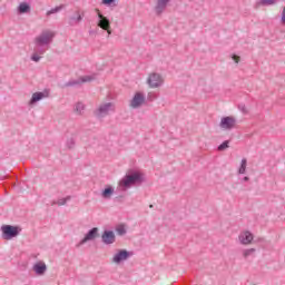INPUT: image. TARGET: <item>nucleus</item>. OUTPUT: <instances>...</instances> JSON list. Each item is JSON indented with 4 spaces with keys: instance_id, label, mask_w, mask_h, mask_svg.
<instances>
[{
    "instance_id": "f257e3e1",
    "label": "nucleus",
    "mask_w": 285,
    "mask_h": 285,
    "mask_svg": "<svg viewBox=\"0 0 285 285\" xmlns=\"http://www.w3.org/2000/svg\"><path fill=\"white\" fill-rule=\"evenodd\" d=\"M144 174L135 169H129L127 174L119 180L118 186L121 190H128L132 186H139L144 184Z\"/></svg>"
},
{
    "instance_id": "f03ea898",
    "label": "nucleus",
    "mask_w": 285,
    "mask_h": 285,
    "mask_svg": "<svg viewBox=\"0 0 285 285\" xmlns=\"http://www.w3.org/2000/svg\"><path fill=\"white\" fill-rule=\"evenodd\" d=\"M1 237L2 239H6L7 242H10V239H14V237H19L21 234V227L13 226V225H2L1 228Z\"/></svg>"
},
{
    "instance_id": "7ed1b4c3",
    "label": "nucleus",
    "mask_w": 285,
    "mask_h": 285,
    "mask_svg": "<svg viewBox=\"0 0 285 285\" xmlns=\"http://www.w3.org/2000/svg\"><path fill=\"white\" fill-rule=\"evenodd\" d=\"M52 39H55V32L50 30L42 31L41 35L36 37L35 45L38 48H41V46H48L52 43Z\"/></svg>"
},
{
    "instance_id": "20e7f679",
    "label": "nucleus",
    "mask_w": 285,
    "mask_h": 285,
    "mask_svg": "<svg viewBox=\"0 0 285 285\" xmlns=\"http://www.w3.org/2000/svg\"><path fill=\"white\" fill-rule=\"evenodd\" d=\"M219 128L222 130H233V128H237V118L233 116H225L220 119Z\"/></svg>"
},
{
    "instance_id": "39448f33",
    "label": "nucleus",
    "mask_w": 285,
    "mask_h": 285,
    "mask_svg": "<svg viewBox=\"0 0 285 285\" xmlns=\"http://www.w3.org/2000/svg\"><path fill=\"white\" fill-rule=\"evenodd\" d=\"M147 83L149 88H159L164 85V78L161 77V75L154 72L149 75Z\"/></svg>"
},
{
    "instance_id": "423d86ee",
    "label": "nucleus",
    "mask_w": 285,
    "mask_h": 285,
    "mask_svg": "<svg viewBox=\"0 0 285 285\" xmlns=\"http://www.w3.org/2000/svg\"><path fill=\"white\" fill-rule=\"evenodd\" d=\"M97 237H99V228L92 227L80 240V244L77 245V248H79V246H83V244H87V242H92L94 239H97Z\"/></svg>"
},
{
    "instance_id": "0eeeda50",
    "label": "nucleus",
    "mask_w": 285,
    "mask_h": 285,
    "mask_svg": "<svg viewBox=\"0 0 285 285\" xmlns=\"http://www.w3.org/2000/svg\"><path fill=\"white\" fill-rule=\"evenodd\" d=\"M95 10H96L97 17H98V22H97L98 28H100L101 30H109L110 19H108V17L104 16V13H101V11L99 9H95Z\"/></svg>"
},
{
    "instance_id": "6e6552de",
    "label": "nucleus",
    "mask_w": 285,
    "mask_h": 285,
    "mask_svg": "<svg viewBox=\"0 0 285 285\" xmlns=\"http://www.w3.org/2000/svg\"><path fill=\"white\" fill-rule=\"evenodd\" d=\"M101 242L106 246L115 244V242H117V236H115V232L108 229L104 230L101 235Z\"/></svg>"
},
{
    "instance_id": "1a4fd4ad",
    "label": "nucleus",
    "mask_w": 285,
    "mask_h": 285,
    "mask_svg": "<svg viewBox=\"0 0 285 285\" xmlns=\"http://www.w3.org/2000/svg\"><path fill=\"white\" fill-rule=\"evenodd\" d=\"M47 97H50V90L45 89L43 91H37L32 94L29 105L35 106V104H37L38 101H41V99H47Z\"/></svg>"
},
{
    "instance_id": "9d476101",
    "label": "nucleus",
    "mask_w": 285,
    "mask_h": 285,
    "mask_svg": "<svg viewBox=\"0 0 285 285\" xmlns=\"http://www.w3.org/2000/svg\"><path fill=\"white\" fill-rule=\"evenodd\" d=\"M88 81H92V77L90 76H85L81 77L77 80H69L68 82H66L62 88H75L77 86H81V83H87Z\"/></svg>"
},
{
    "instance_id": "9b49d317",
    "label": "nucleus",
    "mask_w": 285,
    "mask_h": 285,
    "mask_svg": "<svg viewBox=\"0 0 285 285\" xmlns=\"http://www.w3.org/2000/svg\"><path fill=\"white\" fill-rule=\"evenodd\" d=\"M132 255V252H128L127 249H120L116 255H114L112 262L114 264H121V262H126L128 257Z\"/></svg>"
},
{
    "instance_id": "f8f14e48",
    "label": "nucleus",
    "mask_w": 285,
    "mask_h": 285,
    "mask_svg": "<svg viewBox=\"0 0 285 285\" xmlns=\"http://www.w3.org/2000/svg\"><path fill=\"white\" fill-rule=\"evenodd\" d=\"M144 104H146V96H144L141 92H136L130 101V107L139 108L140 106H144Z\"/></svg>"
},
{
    "instance_id": "ddd939ff",
    "label": "nucleus",
    "mask_w": 285,
    "mask_h": 285,
    "mask_svg": "<svg viewBox=\"0 0 285 285\" xmlns=\"http://www.w3.org/2000/svg\"><path fill=\"white\" fill-rule=\"evenodd\" d=\"M85 17H86V11H80V10L75 11V14L69 17V26H77V23H81Z\"/></svg>"
},
{
    "instance_id": "4468645a",
    "label": "nucleus",
    "mask_w": 285,
    "mask_h": 285,
    "mask_svg": "<svg viewBox=\"0 0 285 285\" xmlns=\"http://www.w3.org/2000/svg\"><path fill=\"white\" fill-rule=\"evenodd\" d=\"M168 3H170V0H157L155 6V12L158 17H160V14H164V12H166V9L168 8Z\"/></svg>"
},
{
    "instance_id": "2eb2a0df",
    "label": "nucleus",
    "mask_w": 285,
    "mask_h": 285,
    "mask_svg": "<svg viewBox=\"0 0 285 285\" xmlns=\"http://www.w3.org/2000/svg\"><path fill=\"white\" fill-rule=\"evenodd\" d=\"M238 239L240 244H243L244 246H248V244H253L254 236L253 233L246 230L239 234Z\"/></svg>"
},
{
    "instance_id": "dca6fc26",
    "label": "nucleus",
    "mask_w": 285,
    "mask_h": 285,
    "mask_svg": "<svg viewBox=\"0 0 285 285\" xmlns=\"http://www.w3.org/2000/svg\"><path fill=\"white\" fill-rule=\"evenodd\" d=\"M33 271L36 275H46V271H48V266H46V263L39 262L33 265Z\"/></svg>"
},
{
    "instance_id": "f3484780",
    "label": "nucleus",
    "mask_w": 285,
    "mask_h": 285,
    "mask_svg": "<svg viewBox=\"0 0 285 285\" xmlns=\"http://www.w3.org/2000/svg\"><path fill=\"white\" fill-rule=\"evenodd\" d=\"M115 195V188L110 185L106 186L101 191L102 199H110Z\"/></svg>"
},
{
    "instance_id": "a211bd4d",
    "label": "nucleus",
    "mask_w": 285,
    "mask_h": 285,
    "mask_svg": "<svg viewBox=\"0 0 285 285\" xmlns=\"http://www.w3.org/2000/svg\"><path fill=\"white\" fill-rule=\"evenodd\" d=\"M112 106V102H106L104 105H101L99 108H98V117H101L104 115H108V111L110 110V107Z\"/></svg>"
},
{
    "instance_id": "6ab92c4d",
    "label": "nucleus",
    "mask_w": 285,
    "mask_h": 285,
    "mask_svg": "<svg viewBox=\"0 0 285 285\" xmlns=\"http://www.w3.org/2000/svg\"><path fill=\"white\" fill-rule=\"evenodd\" d=\"M18 12L19 14H26L30 12V4H28V2L20 3L18 7Z\"/></svg>"
},
{
    "instance_id": "aec40b11",
    "label": "nucleus",
    "mask_w": 285,
    "mask_h": 285,
    "mask_svg": "<svg viewBox=\"0 0 285 285\" xmlns=\"http://www.w3.org/2000/svg\"><path fill=\"white\" fill-rule=\"evenodd\" d=\"M246 166H248V160L243 158L240 161V167L238 169V175H246Z\"/></svg>"
},
{
    "instance_id": "412c9836",
    "label": "nucleus",
    "mask_w": 285,
    "mask_h": 285,
    "mask_svg": "<svg viewBox=\"0 0 285 285\" xmlns=\"http://www.w3.org/2000/svg\"><path fill=\"white\" fill-rule=\"evenodd\" d=\"M63 8H66V6H63V4L52 8L51 10L47 11V17H50V14H57V12H61V10H63Z\"/></svg>"
},
{
    "instance_id": "4be33fe9",
    "label": "nucleus",
    "mask_w": 285,
    "mask_h": 285,
    "mask_svg": "<svg viewBox=\"0 0 285 285\" xmlns=\"http://www.w3.org/2000/svg\"><path fill=\"white\" fill-rule=\"evenodd\" d=\"M227 148H230V140H225V141H223V142L218 146L217 150H219V153H224V150H226Z\"/></svg>"
},
{
    "instance_id": "5701e85b",
    "label": "nucleus",
    "mask_w": 285,
    "mask_h": 285,
    "mask_svg": "<svg viewBox=\"0 0 285 285\" xmlns=\"http://www.w3.org/2000/svg\"><path fill=\"white\" fill-rule=\"evenodd\" d=\"M116 233L117 235H119L120 237H124V235H126L127 230H126V226L124 225H118L116 227Z\"/></svg>"
},
{
    "instance_id": "b1692460",
    "label": "nucleus",
    "mask_w": 285,
    "mask_h": 285,
    "mask_svg": "<svg viewBox=\"0 0 285 285\" xmlns=\"http://www.w3.org/2000/svg\"><path fill=\"white\" fill-rule=\"evenodd\" d=\"M256 252H257V249H255V248L244 249L243 257L246 259V258L250 257V255H255Z\"/></svg>"
},
{
    "instance_id": "393cba45",
    "label": "nucleus",
    "mask_w": 285,
    "mask_h": 285,
    "mask_svg": "<svg viewBox=\"0 0 285 285\" xmlns=\"http://www.w3.org/2000/svg\"><path fill=\"white\" fill-rule=\"evenodd\" d=\"M86 106H83V102H78L75 106V112H77V115H81V111L85 110Z\"/></svg>"
},
{
    "instance_id": "a878e982",
    "label": "nucleus",
    "mask_w": 285,
    "mask_h": 285,
    "mask_svg": "<svg viewBox=\"0 0 285 285\" xmlns=\"http://www.w3.org/2000/svg\"><path fill=\"white\" fill-rule=\"evenodd\" d=\"M70 202V196H67L66 198H61L58 200V206H66Z\"/></svg>"
},
{
    "instance_id": "bb28decb",
    "label": "nucleus",
    "mask_w": 285,
    "mask_h": 285,
    "mask_svg": "<svg viewBox=\"0 0 285 285\" xmlns=\"http://www.w3.org/2000/svg\"><path fill=\"white\" fill-rule=\"evenodd\" d=\"M67 148H68L69 150H72V148H75V138H69V139L67 140Z\"/></svg>"
},
{
    "instance_id": "cd10ccee",
    "label": "nucleus",
    "mask_w": 285,
    "mask_h": 285,
    "mask_svg": "<svg viewBox=\"0 0 285 285\" xmlns=\"http://www.w3.org/2000/svg\"><path fill=\"white\" fill-rule=\"evenodd\" d=\"M238 110H240V112H243V115H248V109L246 108V105H244V104L238 105Z\"/></svg>"
},
{
    "instance_id": "c85d7f7f",
    "label": "nucleus",
    "mask_w": 285,
    "mask_h": 285,
    "mask_svg": "<svg viewBox=\"0 0 285 285\" xmlns=\"http://www.w3.org/2000/svg\"><path fill=\"white\" fill-rule=\"evenodd\" d=\"M31 61H35L36 63H38V61H41V57L39 56V53H33L31 56Z\"/></svg>"
},
{
    "instance_id": "c756f323",
    "label": "nucleus",
    "mask_w": 285,
    "mask_h": 285,
    "mask_svg": "<svg viewBox=\"0 0 285 285\" xmlns=\"http://www.w3.org/2000/svg\"><path fill=\"white\" fill-rule=\"evenodd\" d=\"M281 23L285 26V7H283L282 16H281Z\"/></svg>"
},
{
    "instance_id": "7c9ffc66",
    "label": "nucleus",
    "mask_w": 285,
    "mask_h": 285,
    "mask_svg": "<svg viewBox=\"0 0 285 285\" xmlns=\"http://www.w3.org/2000/svg\"><path fill=\"white\" fill-rule=\"evenodd\" d=\"M147 99L148 101H155V99H157V96H155V94H148Z\"/></svg>"
},
{
    "instance_id": "2f4dec72",
    "label": "nucleus",
    "mask_w": 285,
    "mask_h": 285,
    "mask_svg": "<svg viewBox=\"0 0 285 285\" xmlns=\"http://www.w3.org/2000/svg\"><path fill=\"white\" fill-rule=\"evenodd\" d=\"M116 0H102L104 6H112Z\"/></svg>"
},
{
    "instance_id": "473e14b6",
    "label": "nucleus",
    "mask_w": 285,
    "mask_h": 285,
    "mask_svg": "<svg viewBox=\"0 0 285 285\" xmlns=\"http://www.w3.org/2000/svg\"><path fill=\"white\" fill-rule=\"evenodd\" d=\"M232 59H233V61H235V63H238L240 61V57L237 55H233Z\"/></svg>"
},
{
    "instance_id": "72a5a7b5",
    "label": "nucleus",
    "mask_w": 285,
    "mask_h": 285,
    "mask_svg": "<svg viewBox=\"0 0 285 285\" xmlns=\"http://www.w3.org/2000/svg\"><path fill=\"white\" fill-rule=\"evenodd\" d=\"M46 52V49L40 48V49H36V55H43Z\"/></svg>"
},
{
    "instance_id": "f704fd0d",
    "label": "nucleus",
    "mask_w": 285,
    "mask_h": 285,
    "mask_svg": "<svg viewBox=\"0 0 285 285\" xmlns=\"http://www.w3.org/2000/svg\"><path fill=\"white\" fill-rule=\"evenodd\" d=\"M105 31L108 33V36L110 37V35H112V29L109 27V29H105Z\"/></svg>"
},
{
    "instance_id": "c9c22d12",
    "label": "nucleus",
    "mask_w": 285,
    "mask_h": 285,
    "mask_svg": "<svg viewBox=\"0 0 285 285\" xmlns=\"http://www.w3.org/2000/svg\"><path fill=\"white\" fill-rule=\"evenodd\" d=\"M243 181H250V178H249L248 176H245V177L243 178Z\"/></svg>"
},
{
    "instance_id": "e433bc0d",
    "label": "nucleus",
    "mask_w": 285,
    "mask_h": 285,
    "mask_svg": "<svg viewBox=\"0 0 285 285\" xmlns=\"http://www.w3.org/2000/svg\"><path fill=\"white\" fill-rule=\"evenodd\" d=\"M121 199H124V196H117V197H116V200H117V202H121Z\"/></svg>"
},
{
    "instance_id": "4c0bfd02",
    "label": "nucleus",
    "mask_w": 285,
    "mask_h": 285,
    "mask_svg": "<svg viewBox=\"0 0 285 285\" xmlns=\"http://www.w3.org/2000/svg\"><path fill=\"white\" fill-rule=\"evenodd\" d=\"M89 35H97V31L90 30V31H89Z\"/></svg>"
}]
</instances>
